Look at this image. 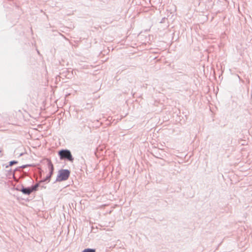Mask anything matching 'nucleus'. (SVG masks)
Masks as SVG:
<instances>
[{"instance_id":"obj_1","label":"nucleus","mask_w":252,"mask_h":252,"mask_svg":"<svg viewBox=\"0 0 252 252\" xmlns=\"http://www.w3.org/2000/svg\"><path fill=\"white\" fill-rule=\"evenodd\" d=\"M58 153L61 160H66L72 162L74 160V158L70 151L68 149H62L59 151Z\"/></svg>"},{"instance_id":"obj_11","label":"nucleus","mask_w":252,"mask_h":252,"mask_svg":"<svg viewBox=\"0 0 252 252\" xmlns=\"http://www.w3.org/2000/svg\"><path fill=\"white\" fill-rule=\"evenodd\" d=\"M0 154H1V156L2 155V149H0Z\"/></svg>"},{"instance_id":"obj_3","label":"nucleus","mask_w":252,"mask_h":252,"mask_svg":"<svg viewBox=\"0 0 252 252\" xmlns=\"http://www.w3.org/2000/svg\"><path fill=\"white\" fill-rule=\"evenodd\" d=\"M48 167L49 169V173L45 178L41 180V182H44V183H48L51 180V177L54 174V167L50 160L48 163Z\"/></svg>"},{"instance_id":"obj_4","label":"nucleus","mask_w":252,"mask_h":252,"mask_svg":"<svg viewBox=\"0 0 252 252\" xmlns=\"http://www.w3.org/2000/svg\"><path fill=\"white\" fill-rule=\"evenodd\" d=\"M20 191L26 195H30L33 192L31 187H25L23 185H21Z\"/></svg>"},{"instance_id":"obj_6","label":"nucleus","mask_w":252,"mask_h":252,"mask_svg":"<svg viewBox=\"0 0 252 252\" xmlns=\"http://www.w3.org/2000/svg\"><path fill=\"white\" fill-rule=\"evenodd\" d=\"M17 163H18V161H17V160H12V161H10L9 162V164L5 166V168H8L9 166H11L13 165L16 164Z\"/></svg>"},{"instance_id":"obj_2","label":"nucleus","mask_w":252,"mask_h":252,"mask_svg":"<svg viewBox=\"0 0 252 252\" xmlns=\"http://www.w3.org/2000/svg\"><path fill=\"white\" fill-rule=\"evenodd\" d=\"M70 174V171L68 169L60 170L55 182H62L67 180Z\"/></svg>"},{"instance_id":"obj_5","label":"nucleus","mask_w":252,"mask_h":252,"mask_svg":"<svg viewBox=\"0 0 252 252\" xmlns=\"http://www.w3.org/2000/svg\"><path fill=\"white\" fill-rule=\"evenodd\" d=\"M44 183V182H41V180L37 182L35 185L32 186L31 189L32 191V192H35L38 190V188L40 187V185Z\"/></svg>"},{"instance_id":"obj_9","label":"nucleus","mask_w":252,"mask_h":252,"mask_svg":"<svg viewBox=\"0 0 252 252\" xmlns=\"http://www.w3.org/2000/svg\"><path fill=\"white\" fill-rule=\"evenodd\" d=\"M21 186H17L16 188H15V189L18 190V191H20V189H21Z\"/></svg>"},{"instance_id":"obj_10","label":"nucleus","mask_w":252,"mask_h":252,"mask_svg":"<svg viewBox=\"0 0 252 252\" xmlns=\"http://www.w3.org/2000/svg\"><path fill=\"white\" fill-rule=\"evenodd\" d=\"M40 187L42 189H45L46 188V186H44V185H40Z\"/></svg>"},{"instance_id":"obj_7","label":"nucleus","mask_w":252,"mask_h":252,"mask_svg":"<svg viewBox=\"0 0 252 252\" xmlns=\"http://www.w3.org/2000/svg\"><path fill=\"white\" fill-rule=\"evenodd\" d=\"M96 250L95 249L87 248L84 249L82 252H95Z\"/></svg>"},{"instance_id":"obj_8","label":"nucleus","mask_w":252,"mask_h":252,"mask_svg":"<svg viewBox=\"0 0 252 252\" xmlns=\"http://www.w3.org/2000/svg\"><path fill=\"white\" fill-rule=\"evenodd\" d=\"M30 166V165H29V164H26V165H23L22 166H19L17 168H16L15 170H14V171H20V169L21 168L23 169V168H25L27 167H28Z\"/></svg>"}]
</instances>
